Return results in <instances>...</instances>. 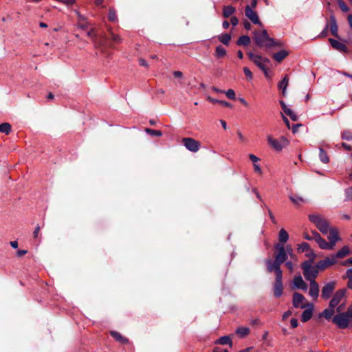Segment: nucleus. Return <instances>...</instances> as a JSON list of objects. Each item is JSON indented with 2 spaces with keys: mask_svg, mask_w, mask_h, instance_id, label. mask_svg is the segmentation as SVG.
Instances as JSON below:
<instances>
[{
  "mask_svg": "<svg viewBox=\"0 0 352 352\" xmlns=\"http://www.w3.org/2000/svg\"><path fill=\"white\" fill-rule=\"evenodd\" d=\"M336 263V261L335 259V257H333V256H331V257H327L323 260L319 261L316 265L319 270H324L326 268L329 267V266L335 264Z\"/></svg>",
  "mask_w": 352,
  "mask_h": 352,
  "instance_id": "nucleus-13",
  "label": "nucleus"
},
{
  "mask_svg": "<svg viewBox=\"0 0 352 352\" xmlns=\"http://www.w3.org/2000/svg\"><path fill=\"white\" fill-rule=\"evenodd\" d=\"M319 151V157L320 161L323 163L329 162V160L327 153L322 148H320Z\"/></svg>",
  "mask_w": 352,
  "mask_h": 352,
  "instance_id": "nucleus-36",
  "label": "nucleus"
},
{
  "mask_svg": "<svg viewBox=\"0 0 352 352\" xmlns=\"http://www.w3.org/2000/svg\"><path fill=\"white\" fill-rule=\"evenodd\" d=\"M345 195L346 200H352V187L348 188L345 190Z\"/></svg>",
  "mask_w": 352,
  "mask_h": 352,
  "instance_id": "nucleus-46",
  "label": "nucleus"
},
{
  "mask_svg": "<svg viewBox=\"0 0 352 352\" xmlns=\"http://www.w3.org/2000/svg\"><path fill=\"white\" fill-rule=\"evenodd\" d=\"M308 218L323 234H329L330 230L333 228L329 227L327 220L321 214H311L308 216Z\"/></svg>",
  "mask_w": 352,
  "mask_h": 352,
  "instance_id": "nucleus-5",
  "label": "nucleus"
},
{
  "mask_svg": "<svg viewBox=\"0 0 352 352\" xmlns=\"http://www.w3.org/2000/svg\"><path fill=\"white\" fill-rule=\"evenodd\" d=\"M311 234L314 235V241L322 250H333L336 246V242L340 240L336 228H332L330 230V233L327 234V239L329 241V242H327L326 240L322 239L320 234L316 230H312Z\"/></svg>",
  "mask_w": 352,
  "mask_h": 352,
  "instance_id": "nucleus-2",
  "label": "nucleus"
},
{
  "mask_svg": "<svg viewBox=\"0 0 352 352\" xmlns=\"http://www.w3.org/2000/svg\"><path fill=\"white\" fill-rule=\"evenodd\" d=\"M254 170L256 172L258 173H261V168L260 167V166L257 164H254Z\"/></svg>",
  "mask_w": 352,
  "mask_h": 352,
  "instance_id": "nucleus-62",
  "label": "nucleus"
},
{
  "mask_svg": "<svg viewBox=\"0 0 352 352\" xmlns=\"http://www.w3.org/2000/svg\"><path fill=\"white\" fill-rule=\"evenodd\" d=\"M336 283V281H330L326 283L322 288L321 297L324 300L330 298L332 293L335 290Z\"/></svg>",
  "mask_w": 352,
  "mask_h": 352,
  "instance_id": "nucleus-11",
  "label": "nucleus"
},
{
  "mask_svg": "<svg viewBox=\"0 0 352 352\" xmlns=\"http://www.w3.org/2000/svg\"><path fill=\"white\" fill-rule=\"evenodd\" d=\"M274 294L276 297H280L283 294V283H274Z\"/></svg>",
  "mask_w": 352,
  "mask_h": 352,
  "instance_id": "nucleus-31",
  "label": "nucleus"
},
{
  "mask_svg": "<svg viewBox=\"0 0 352 352\" xmlns=\"http://www.w3.org/2000/svg\"><path fill=\"white\" fill-rule=\"evenodd\" d=\"M243 72L248 79L251 80L253 78L252 72L248 67L243 68Z\"/></svg>",
  "mask_w": 352,
  "mask_h": 352,
  "instance_id": "nucleus-47",
  "label": "nucleus"
},
{
  "mask_svg": "<svg viewBox=\"0 0 352 352\" xmlns=\"http://www.w3.org/2000/svg\"><path fill=\"white\" fill-rule=\"evenodd\" d=\"M278 239L280 241V244L283 245L288 241L289 235L285 229L282 228L279 231Z\"/></svg>",
  "mask_w": 352,
  "mask_h": 352,
  "instance_id": "nucleus-26",
  "label": "nucleus"
},
{
  "mask_svg": "<svg viewBox=\"0 0 352 352\" xmlns=\"http://www.w3.org/2000/svg\"><path fill=\"white\" fill-rule=\"evenodd\" d=\"M254 41L256 45L261 47L270 48L280 45L278 42L269 36L267 32L265 30L254 32Z\"/></svg>",
  "mask_w": 352,
  "mask_h": 352,
  "instance_id": "nucleus-4",
  "label": "nucleus"
},
{
  "mask_svg": "<svg viewBox=\"0 0 352 352\" xmlns=\"http://www.w3.org/2000/svg\"><path fill=\"white\" fill-rule=\"evenodd\" d=\"M251 324H253V325H261V322L260 321L259 319L256 318V319H254V320H251Z\"/></svg>",
  "mask_w": 352,
  "mask_h": 352,
  "instance_id": "nucleus-57",
  "label": "nucleus"
},
{
  "mask_svg": "<svg viewBox=\"0 0 352 352\" xmlns=\"http://www.w3.org/2000/svg\"><path fill=\"white\" fill-rule=\"evenodd\" d=\"M280 104L285 113L289 116L293 121H296L298 120L296 114L291 109L287 107L284 102L281 101Z\"/></svg>",
  "mask_w": 352,
  "mask_h": 352,
  "instance_id": "nucleus-19",
  "label": "nucleus"
},
{
  "mask_svg": "<svg viewBox=\"0 0 352 352\" xmlns=\"http://www.w3.org/2000/svg\"><path fill=\"white\" fill-rule=\"evenodd\" d=\"M267 142L274 149L278 151H281L289 144L288 140L283 136L277 140L273 138L271 135H268Z\"/></svg>",
  "mask_w": 352,
  "mask_h": 352,
  "instance_id": "nucleus-7",
  "label": "nucleus"
},
{
  "mask_svg": "<svg viewBox=\"0 0 352 352\" xmlns=\"http://www.w3.org/2000/svg\"><path fill=\"white\" fill-rule=\"evenodd\" d=\"M249 157L250 159V160L254 163L255 164L256 162H257L258 160H259V158L258 157H256V155H253V154H250L249 155Z\"/></svg>",
  "mask_w": 352,
  "mask_h": 352,
  "instance_id": "nucleus-53",
  "label": "nucleus"
},
{
  "mask_svg": "<svg viewBox=\"0 0 352 352\" xmlns=\"http://www.w3.org/2000/svg\"><path fill=\"white\" fill-rule=\"evenodd\" d=\"M308 308L305 309L301 316V320L304 322L310 320L313 315L314 306L312 304L307 305Z\"/></svg>",
  "mask_w": 352,
  "mask_h": 352,
  "instance_id": "nucleus-18",
  "label": "nucleus"
},
{
  "mask_svg": "<svg viewBox=\"0 0 352 352\" xmlns=\"http://www.w3.org/2000/svg\"><path fill=\"white\" fill-rule=\"evenodd\" d=\"M292 311H290V310H288L287 311H285L283 314V320H285L287 318H289L290 316H292Z\"/></svg>",
  "mask_w": 352,
  "mask_h": 352,
  "instance_id": "nucleus-50",
  "label": "nucleus"
},
{
  "mask_svg": "<svg viewBox=\"0 0 352 352\" xmlns=\"http://www.w3.org/2000/svg\"><path fill=\"white\" fill-rule=\"evenodd\" d=\"M341 138L344 140H352V133L349 131H344L342 133Z\"/></svg>",
  "mask_w": 352,
  "mask_h": 352,
  "instance_id": "nucleus-42",
  "label": "nucleus"
},
{
  "mask_svg": "<svg viewBox=\"0 0 352 352\" xmlns=\"http://www.w3.org/2000/svg\"><path fill=\"white\" fill-rule=\"evenodd\" d=\"M289 198L296 206H299L301 204L306 202L305 199L296 195H290Z\"/></svg>",
  "mask_w": 352,
  "mask_h": 352,
  "instance_id": "nucleus-29",
  "label": "nucleus"
},
{
  "mask_svg": "<svg viewBox=\"0 0 352 352\" xmlns=\"http://www.w3.org/2000/svg\"><path fill=\"white\" fill-rule=\"evenodd\" d=\"M288 82H289V78H288V76L286 75L284 76V78L278 83V88L280 89H282V93H283V95H284V96L286 94V89H287V87L288 85Z\"/></svg>",
  "mask_w": 352,
  "mask_h": 352,
  "instance_id": "nucleus-23",
  "label": "nucleus"
},
{
  "mask_svg": "<svg viewBox=\"0 0 352 352\" xmlns=\"http://www.w3.org/2000/svg\"><path fill=\"white\" fill-rule=\"evenodd\" d=\"M39 231H40V227L38 226L36 227V228L34 229V231L33 232V235H34V238H36L38 236Z\"/></svg>",
  "mask_w": 352,
  "mask_h": 352,
  "instance_id": "nucleus-60",
  "label": "nucleus"
},
{
  "mask_svg": "<svg viewBox=\"0 0 352 352\" xmlns=\"http://www.w3.org/2000/svg\"><path fill=\"white\" fill-rule=\"evenodd\" d=\"M349 254V249L348 246L342 247L335 255H332L335 257V259L338 258H343Z\"/></svg>",
  "mask_w": 352,
  "mask_h": 352,
  "instance_id": "nucleus-25",
  "label": "nucleus"
},
{
  "mask_svg": "<svg viewBox=\"0 0 352 352\" xmlns=\"http://www.w3.org/2000/svg\"><path fill=\"white\" fill-rule=\"evenodd\" d=\"M341 146H342L345 150H346V151H350V150H351V145H349V144H346V143L343 142V143H342V144H341Z\"/></svg>",
  "mask_w": 352,
  "mask_h": 352,
  "instance_id": "nucleus-59",
  "label": "nucleus"
},
{
  "mask_svg": "<svg viewBox=\"0 0 352 352\" xmlns=\"http://www.w3.org/2000/svg\"><path fill=\"white\" fill-rule=\"evenodd\" d=\"M298 251L300 252H305L310 251L309 245L306 242H303L299 244L298 247Z\"/></svg>",
  "mask_w": 352,
  "mask_h": 352,
  "instance_id": "nucleus-37",
  "label": "nucleus"
},
{
  "mask_svg": "<svg viewBox=\"0 0 352 352\" xmlns=\"http://www.w3.org/2000/svg\"><path fill=\"white\" fill-rule=\"evenodd\" d=\"M173 75L176 78H182L183 74L182 72L180 71H175L173 72Z\"/></svg>",
  "mask_w": 352,
  "mask_h": 352,
  "instance_id": "nucleus-61",
  "label": "nucleus"
},
{
  "mask_svg": "<svg viewBox=\"0 0 352 352\" xmlns=\"http://www.w3.org/2000/svg\"><path fill=\"white\" fill-rule=\"evenodd\" d=\"M207 100L208 101H210V102H212V103H219V104H221L222 105H223L224 107H229V108H232V105L226 102V101H224V100H217V99H214V98H211L210 96H208L207 98Z\"/></svg>",
  "mask_w": 352,
  "mask_h": 352,
  "instance_id": "nucleus-32",
  "label": "nucleus"
},
{
  "mask_svg": "<svg viewBox=\"0 0 352 352\" xmlns=\"http://www.w3.org/2000/svg\"><path fill=\"white\" fill-rule=\"evenodd\" d=\"M230 21L233 26H236L239 23V20L236 16H232Z\"/></svg>",
  "mask_w": 352,
  "mask_h": 352,
  "instance_id": "nucleus-56",
  "label": "nucleus"
},
{
  "mask_svg": "<svg viewBox=\"0 0 352 352\" xmlns=\"http://www.w3.org/2000/svg\"><path fill=\"white\" fill-rule=\"evenodd\" d=\"M108 19L112 22H115L117 21L116 12L113 8H109Z\"/></svg>",
  "mask_w": 352,
  "mask_h": 352,
  "instance_id": "nucleus-39",
  "label": "nucleus"
},
{
  "mask_svg": "<svg viewBox=\"0 0 352 352\" xmlns=\"http://www.w3.org/2000/svg\"><path fill=\"white\" fill-rule=\"evenodd\" d=\"M335 1L336 0H327V3L328 5H330L331 2H333ZM338 3H339V6H340V9L343 12H347L349 10L348 6L343 1H342L341 0H338Z\"/></svg>",
  "mask_w": 352,
  "mask_h": 352,
  "instance_id": "nucleus-38",
  "label": "nucleus"
},
{
  "mask_svg": "<svg viewBox=\"0 0 352 352\" xmlns=\"http://www.w3.org/2000/svg\"><path fill=\"white\" fill-rule=\"evenodd\" d=\"M218 39L224 45H228L231 39V35L229 34H221L218 36Z\"/></svg>",
  "mask_w": 352,
  "mask_h": 352,
  "instance_id": "nucleus-33",
  "label": "nucleus"
},
{
  "mask_svg": "<svg viewBox=\"0 0 352 352\" xmlns=\"http://www.w3.org/2000/svg\"><path fill=\"white\" fill-rule=\"evenodd\" d=\"M282 118H283L284 122L285 123V124L287 125V128L289 129L290 124H289V120L283 114H282Z\"/></svg>",
  "mask_w": 352,
  "mask_h": 352,
  "instance_id": "nucleus-58",
  "label": "nucleus"
},
{
  "mask_svg": "<svg viewBox=\"0 0 352 352\" xmlns=\"http://www.w3.org/2000/svg\"><path fill=\"white\" fill-rule=\"evenodd\" d=\"M266 265L269 272L274 271V272H276L277 268H280V266L281 264L280 263H278L276 259L274 260V261L268 259L266 261Z\"/></svg>",
  "mask_w": 352,
  "mask_h": 352,
  "instance_id": "nucleus-20",
  "label": "nucleus"
},
{
  "mask_svg": "<svg viewBox=\"0 0 352 352\" xmlns=\"http://www.w3.org/2000/svg\"><path fill=\"white\" fill-rule=\"evenodd\" d=\"M248 55L250 59L261 70H264L265 67H267L266 65L270 63V60L267 58L262 57L252 52H248Z\"/></svg>",
  "mask_w": 352,
  "mask_h": 352,
  "instance_id": "nucleus-8",
  "label": "nucleus"
},
{
  "mask_svg": "<svg viewBox=\"0 0 352 352\" xmlns=\"http://www.w3.org/2000/svg\"><path fill=\"white\" fill-rule=\"evenodd\" d=\"M345 277L348 278L347 287L352 289V276L346 274Z\"/></svg>",
  "mask_w": 352,
  "mask_h": 352,
  "instance_id": "nucleus-48",
  "label": "nucleus"
},
{
  "mask_svg": "<svg viewBox=\"0 0 352 352\" xmlns=\"http://www.w3.org/2000/svg\"><path fill=\"white\" fill-rule=\"evenodd\" d=\"M276 274V280L274 283H282V271L280 268H277V270L275 272Z\"/></svg>",
  "mask_w": 352,
  "mask_h": 352,
  "instance_id": "nucleus-43",
  "label": "nucleus"
},
{
  "mask_svg": "<svg viewBox=\"0 0 352 352\" xmlns=\"http://www.w3.org/2000/svg\"><path fill=\"white\" fill-rule=\"evenodd\" d=\"M305 300V298L303 296V295H302L298 292H295L293 294L292 303H293V306L295 308H301V309L305 308L307 307V305L303 304Z\"/></svg>",
  "mask_w": 352,
  "mask_h": 352,
  "instance_id": "nucleus-12",
  "label": "nucleus"
},
{
  "mask_svg": "<svg viewBox=\"0 0 352 352\" xmlns=\"http://www.w3.org/2000/svg\"><path fill=\"white\" fill-rule=\"evenodd\" d=\"M274 248L277 251L275 254V259L277 262L280 264L285 262L287 258V254L284 245L280 243L276 244Z\"/></svg>",
  "mask_w": 352,
  "mask_h": 352,
  "instance_id": "nucleus-10",
  "label": "nucleus"
},
{
  "mask_svg": "<svg viewBox=\"0 0 352 352\" xmlns=\"http://www.w3.org/2000/svg\"><path fill=\"white\" fill-rule=\"evenodd\" d=\"M224 93L226 94V96L231 99V100H235L236 99V94H235V91L232 89H230L228 90H227L226 91H224Z\"/></svg>",
  "mask_w": 352,
  "mask_h": 352,
  "instance_id": "nucleus-44",
  "label": "nucleus"
},
{
  "mask_svg": "<svg viewBox=\"0 0 352 352\" xmlns=\"http://www.w3.org/2000/svg\"><path fill=\"white\" fill-rule=\"evenodd\" d=\"M303 237L307 240V241H311V240H314V235H309V234L307 233H304L303 234Z\"/></svg>",
  "mask_w": 352,
  "mask_h": 352,
  "instance_id": "nucleus-54",
  "label": "nucleus"
},
{
  "mask_svg": "<svg viewBox=\"0 0 352 352\" xmlns=\"http://www.w3.org/2000/svg\"><path fill=\"white\" fill-rule=\"evenodd\" d=\"M330 20H331L330 30L331 32V34L334 36L338 37V26H337L336 19L333 16H331Z\"/></svg>",
  "mask_w": 352,
  "mask_h": 352,
  "instance_id": "nucleus-27",
  "label": "nucleus"
},
{
  "mask_svg": "<svg viewBox=\"0 0 352 352\" xmlns=\"http://www.w3.org/2000/svg\"><path fill=\"white\" fill-rule=\"evenodd\" d=\"M306 256L309 258V260H307L306 261H311V264H313L316 257V255L314 252L310 251L309 252L306 254Z\"/></svg>",
  "mask_w": 352,
  "mask_h": 352,
  "instance_id": "nucleus-45",
  "label": "nucleus"
},
{
  "mask_svg": "<svg viewBox=\"0 0 352 352\" xmlns=\"http://www.w3.org/2000/svg\"><path fill=\"white\" fill-rule=\"evenodd\" d=\"M226 55V50L221 45H219L215 49V56L217 58H222Z\"/></svg>",
  "mask_w": 352,
  "mask_h": 352,
  "instance_id": "nucleus-34",
  "label": "nucleus"
},
{
  "mask_svg": "<svg viewBox=\"0 0 352 352\" xmlns=\"http://www.w3.org/2000/svg\"><path fill=\"white\" fill-rule=\"evenodd\" d=\"M111 336L118 342L122 344H127L129 340L123 337L119 332L112 331L110 332Z\"/></svg>",
  "mask_w": 352,
  "mask_h": 352,
  "instance_id": "nucleus-21",
  "label": "nucleus"
},
{
  "mask_svg": "<svg viewBox=\"0 0 352 352\" xmlns=\"http://www.w3.org/2000/svg\"><path fill=\"white\" fill-rule=\"evenodd\" d=\"M286 267L289 270L290 272H293L294 270V265L292 261H286L285 262Z\"/></svg>",
  "mask_w": 352,
  "mask_h": 352,
  "instance_id": "nucleus-52",
  "label": "nucleus"
},
{
  "mask_svg": "<svg viewBox=\"0 0 352 352\" xmlns=\"http://www.w3.org/2000/svg\"><path fill=\"white\" fill-rule=\"evenodd\" d=\"M145 131L146 133L151 135L159 136V137L162 135V132L160 131H157V130H154V129L146 128L145 129Z\"/></svg>",
  "mask_w": 352,
  "mask_h": 352,
  "instance_id": "nucleus-41",
  "label": "nucleus"
},
{
  "mask_svg": "<svg viewBox=\"0 0 352 352\" xmlns=\"http://www.w3.org/2000/svg\"><path fill=\"white\" fill-rule=\"evenodd\" d=\"M346 293V289L344 288L336 291L331 299L328 307L320 314V317L329 320L336 312L342 311L345 308Z\"/></svg>",
  "mask_w": 352,
  "mask_h": 352,
  "instance_id": "nucleus-1",
  "label": "nucleus"
},
{
  "mask_svg": "<svg viewBox=\"0 0 352 352\" xmlns=\"http://www.w3.org/2000/svg\"><path fill=\"white\" fill-rule=\"evenodd\" d=\"M250 332V329L248 327H240L236 330V333L242 337L247 336Z\"/></svg>",
  "mask_w": 352,
  "mask_h": 352,
  "instance_id": "nucleus-40",
  "label": "nucleus"
},
{
  "mask_svg": "<svg viewBox=\"0 0 352 352\" xmlns=\"http://www.w3.org/2000/svg\"><path fill=\"white\" fill-rule=\"evenodd\" d=\"M212 352H228L226 349H221L219 348H215Z\"/></svg>",
  "mask_w": 352,
  "mask_h": 352,
  "instance_id": "nucleus-63",
  "label": "nucleus"
},
{
  "mask_svg": "<svg viewBox=\"0 0 352 352\" xmlns=\"http://www.w3.org/2000/svg\"><path fill=\"white\" fill-rule=\"evenodd\" d=\"M288 55V52L285 50H280L273 54V58L277 62H281Z\"/></svg>",
  "mask_w": 352,
  "mask_h": 352,
  "instance_id": "nucleus-22",
  "label": "nucleus"
},
{
  "mask_svg": "<svg viewBox=\"0 0 352 352\" xmlns=\"http://www.w3.org/2000/svg\"><path fill=\"white\" fill-rule=\"evenodd\" d=\"M290 322H291V326L292 328H296L298 325V320L296 318H292Z\"/></svg>",
  "mask_w": 352,
  "mask_h": 352,
  "instance_id": "nucleus-51",
  "label": "nucleus"
},
{
  "mask_svg": "<svg viewBox=\"0 0 352 352\" xmlns=\"http://www.w3.org/2000/svg\"><path fill=\"white\" fill-rule=\"evenodd\" d=\"M250 43V38L248 36L243 35L239 37L236 43L238 45L247 46Z\"/></svg>",
  "mask_w": 352,
  "mask_h": 352,
  "instance_id": "nucleus-30",
  "label": "nucleus"
},
{
  "mask_svg": "<svg viewBox=\"0 0 352 352\" xmlns=\"http://www.w3.org/2000/svg\"><path fill=\"white\" fill-rule=\"evenodd\" d=\"M285 248L286 250L287 256L289 255L292 258H293L294 257L293 250H292L291 245H287L286 247H285Z\"/></svg>",
  "mask_w": 352,
  "mask_h": 352,
  "instance_id": "nucleus-49",
  "label": "nucleus"
},
{
  "mask_svg": "<svg viewBox=\"0 0 352 352\" xmlns=\"http://www.w3.org/2000/svg\"><path fill=\"white\" fill-rule=\"evenodd\" d=\"M11 131V126L8 123H2L0 124V132L6 133V135L9 134Z\"/></svg>",
  "mask_w": 352,
  "mask_h": 352,
  "instance_id": "nucleus-35",
  "label": "nucleus"
},
{
  "mask_svg": "<svg viewBox=\"0 0 352 352\" xmlns=\"http://www.w3.org/2000/svg\"><path fill=\"white\" fill-rule=\"evenodd\" d=\"M309 295L314 299L316 300L319 296V285L316 281H309Z\"/></svg>",
  "mask_w": 352,
  "mask_h": 352,
  "instance_id": "nucleus-15",
  "label": "nucleus"
},
{
  "mask_svg": "<svg viewBox=\"0 0 352 352\" xmlns=\"http://www.w3.org/2000/svg\"><path fill=\"white\" fill-rule=\"evenodd\" d=\"M182 142L186 148L191 152H197L200 148V143L191 138H184Z\"/></svg>",
  "mask_w": 352,
  "mask_h": 352,
  "instance_id": "nucleus-9",
  "label": "nucleus"
},
{
  "mask_svg": "<svg viewBox=\"0 0 352 352\" xmlns=\"http://www.w3.org/2000/svg\"><path fill=\"white\" fill-rule=\"evenodd\" d=\"M293 284L297 289L302 290H307L308 288L307 284L304 281L300 275L295 276L293 279Z\"/></svg>",
  "mask_w": 352,
  "mask_h": 352,
  "instance_id": "nucleus-16",
  "label": "nucleus"
},
{
  "mask_svg": "<svg viewBox=\"0 0 352 352\" xmlns=\"http://www.w3.org/2000/svg\"><path fill=\"white\" fill-rule=\"evenodd\" d=\"M215 344H222V345L230 344V346H231L232 342L229 336H222L215 341Z\"/></svg>",
  "mask_w": 352,
  "mask_h": 352,
  "instance_id": "nucleus-28",
  "label": "nucleus"
},
{
  "mask_svg": "<svg viewBox=\"0 0 352 352\" xmlns=\"http://www.w3.org/2000/svg\"><path fill=\"white\" fill-rule=\"evenodd\" d=\"M303 276L307 281H316L315 279L318 275L319 269L317 265H313L311 261H304L301 263Z\"/></svg>",
  "mask_w": 352,
  "mask_h": 352,
  "instance_id": "nucleus-6",
  "label": "nucleus"
},
{
  "mask_svg": "<svg viewBox=\"0 0 352 352\" xmlns=\"http://www.w3.org/2000/svg\"><path fill=\"white\" fill-rule=\"evenodd\" d=\"M111 38L113 41H115L116 43H119L121 41V39L118 35H116L113 34H111Z\"/></svg>",
  "mask_w": 352,
  "mask_h": 352,
  "instance_id": "nucleus-55",
  "label": "nucleus"
},
{
  "mask_svg": "<svg viewBox=\"0 0 352 352\" xmlns=\"http://www.w3.org/2000/svg\"><path fill=\"white\" fill-rule=\"evenodd\" d=\"M236 12L235 8L232 6H224L223 8V16L224 18H228Z\"/></svg>",
  "mask_w": 352,
  "mask_h": 352,
  "instance_id": "nucleus-24",
  "label": "nucleus"
},
{
  "mask_svg": "<svg viewBox=\"0 0 352 352\" xmlns=\"http://www.w3.org/2000/svg\"><path fill=\"white\" fill-rule=\"evenodd\" d=\"M348 22L351 28L352 29V14H349L348 16Z\"/></svg>",
  "mask_w": 352,
  "mask_h": 352,
  "instance_id": "nucleus-64",
  "label": "nucleus"
},
{
  "mask_svg": "<svg viewBox=\"0 0 352 352\" xmlns=\"http://www.w3.org/2000/svg\"><path fill=\"white\" fill-rule=\"evenodd\" d=\"M245 16L254 24L261 25L258 16L250 6H246L245 8Z\"/></svg>",
  "mask_w": 352,
  "mask_h": 352,
  "instance_id": "nucleus-14",
  "label": "nucleus"
},
{
  "mask_svg": "<svg viewBox=\"0 0 352 352\" xmlns=\"http://www.w3.org/2000/svg\"><path fill=\"white\" fill-rule=\"evenodd\" d=\"M329 41L331 43V45L335 50H336L339 52H344V53L348 52L347 47L344 43H342L337 40H335L333 38H329Z\"/></svg>",
  "mask_w": 352,
  "mask_h": 352,
  "instance_id": "nucleus-17",
  "label": "nucleus"
},
{
  "mask_svg": "<svg viewBox=\"0 0 352 352\" xmlns=\"http://www.w3.org/2000/svg\"><path fill=\"white\" fill-rule=\"evenodd\" d=\"M332 322L340 329H346L352 327V303L346 311H341L333 316Z\"/></svg>",
  "mask_w": 352,
  "mask_h": 352,
  "instance_id": "nucleus-3",
  "label": "nucleus"
}]
</instances>
